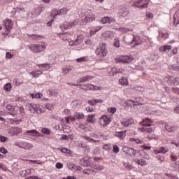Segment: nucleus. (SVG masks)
I'll use <instances>...</instances> for the list:
<instances>
[{
  "instance_id": "obj_1",
  "label": "nucleus",
  "mask_w": 179,
  "mask_h": 179,
  "mask_svg": "<svg viewBox=\"0 0 179 179\" xmlns=\"http://www.w3.org/2000/svg\"><path fill=\"white\" fill-rule=\"evenodd\" d=\"M140 124L142 126L138 128V131L144 132L145 134H152L155 131V127H150L153 125V120L152 119L146 117L141 122Z\"/></svg>"
},
{
  "instance_id": "obj_2",
  "label": "nucleus",
  "mask_w": 179,
  "mask_h": 179,
  "mask_svg": "<svg viewBox=\"0 0 179 179\" xmlns=\"http://www.w3.org/2000/svg\"><path fill=\"white\" fill-rule=\"evenodd\" d=\"M124 41L127 44H133L134 47H136V45H141L143 43L141 36L138 35H133V38L131 36H125Z\"/></svg>"
},
{
  "instance_id": "obj_3",
  "label": "nucleus",
  "mask_w": 179,
  "mask_h": 179,
  "mask_svg": "<svg viewBox=\"0 0 179 179\" xmlns=\"http://www.w3.org/2000/svg\"><path fill=\"white\" fill-rule=\"evenodd\" d=\"M70 37H72V35L68 34H64L62 35V38H63L64 41H69V45H78V44L83 43L82 36H78L76 41H71Z\"/></svg>"
},
{
  "instance_id": "obj_4",
  "label": "nucleus",
  "mask_w": 179,
  "mask_h": 179,
  "mask_svg": "<svg viewBox=\"0 0 179 179\" xmlns=\"http://www.w3.org/2000/svg\"><path fill=\"white\" fill-rule=\"evenodd\" d=\"M29 48L31 52L37 54L38 52H43V51H45L47 45L45 43H41V44H31L29 46Z\"/></svg>"
},
{
  "instance_id": "obj_5",
  "label": "nucleus",
  "mask_w": 179,
  "mask_h": 179,
  "mask_svg": "<svg viewBox=\"0 0 179 179\" xmlns=\"http://www.w3.org/2000/svg\"><path fill=\"white\" fill-rule=\"evenodd\" d=\"M95 54L99 59L106 58V57H107V48H106V45L104 44L100 45L99 47L96 49Z\"/></svg>"
},
{
  "instance_id": "obj_6",
  "label": "nucleus",
  "mask_w": 179,
  "mask_h": 179,
  "mask_svg": "<svg viewBox=\"0 0 179 179\" xmlns=\"http://www.w3.org/2000/svg\"><path fill=\"white\" fill-rule=\"evenodd\" d=\"M149 3H150V0H136L133 6L138 8V9H146L149 6Z\"/></svg>"
},
{
  "instance_id": "obj_7",
  "label": "nucleus",
  "mask_w": 179,
  "mask_h": 179,
  "mask_svg": "<svg viewBox=\"0 0 179 179\" xmlns=\"http://www.w3.org/2000/svg\"><path fill=\"white\" fill-rule=\"evenodd\" d=\"M110 122L111 120L110 119V117H108V116L106 115H102L98 121V124L100 127H101V128H107V126Z\"/></svg>"
},
{
  "instance_id": "obj_8",
  "label": "nucleus",
  "mask_w": 179,
  "mask_h": 179,
  "mask_svg": "<svg viewBox=\"0 0 179 179\" xmlns=\"http://www.w3.org/2000/svg\"><path fill=\"white\" fill-rule=\"evenodd\" d=\"M134 58L132 56L122 55L116 59L117 62H122L123 64H131Z\"/></svg>"
},
{
  "instance_id": "obj_9",
  "label": "nucleus",
  "mask_w": 179,
  "mask_h": 179,
  "mask_svg": "<svg viewBox=\"0 0 179 179\" xmlns=\"http://www.w3.org/2000/svg\"><path fill=\"white\" fill-rule=\"evenodd\" d=\"M68 10H69V9L66 8H63L60 10L53 9L51 11V16H52V17H57L58 15H66Z\"/></svg>"
},
{
  "instance_id": "obj_10",
  "label": "nucleus",
  "mask_w": 179,
  "mask_h": 179,
  "mask_svg": "<svg viewBox=\"0 0 179 179\" xmlns=\"http://www.w3.org/2000/svg\"><path fill=\"white\" fill-rule=\"evenodd\" d=\"M8 134L10 136H15V135H19V134H22V128L12 127L8 129Z\"/></svg>"
},
{
  "instance_id": "obj_11",
  "label": "nucleus",
  "mask_w": 179,
  "mask_h": 179,
  "mask_svg": "<svg viewBox=\"0 0 179 179\" xmlns=\"http://www.w3.org/2000/svg\"><path fill=\"white\" fill-rule=\"evenodd\" d=\"M4 26L6 28V31L3 32L2 34L4 36H8V34H9V30H10L13 26V22L9 19H7L4 20Z\"/></svg>"
},
{
  "instance_id": "obj_12",
  "label": "nucleus",
  "mask_w": 179,
  "mask_h": 179,
  "mask_svg": "<svg viewBox=\"0 0 179 179\" xmlns=\"http://www.w3.org/2000/svg\"><path fill=\"white\" fill-rule=\"evenodd\" d=\"M118 13L122 17H127V16L129 15V9L125 6H120L119 8Z\"/></svg>"
},
{
  "instance_id": "obj_13",
  "label": "nucleus",
  "mask_w": 179,
  "mask_h": 179,
  "mask_svg": "<svg viewBox=\"0 0 179 179\" xmlns=\"http://www.w3.org/2000/svg\"><path fill=\"white\" fill-rule=\"evenodd\" d=\"M85 18H87V21L90 23V22H93V20H95L96 15L94 13H93V11L92 10H88L87 12H85Z\"/></svg>"
},
{
  "instance_id": "obj_14",
  "label": "nucleus",
  "mask_w": 179,
  "mask_h": 179,
  "mask_svg": "<svg viewBox=\"0 0 179 179\" xmlns=\"http://www.w3.org/2000/svg\"><path fill=\"white\" fill-rule=\"evenodd\" d=\"M79 86H80V89L83 90H98L99 89V87L92 84H85L84 85H80Z\"/></svg>"
},
{
  "instance_id": "obj_15",
  "label": "nucleus",
  "mask_w": 179,
  "mask_h": 179,
  "mask_svg": "<svg viewBox=\"0 0 179 179\" xmlns=\"http://www.w3.org/2000/svg\"><path fill=\"white\" fill-rule=\"evenodd\" d=\"M117 73L125 75V70H124V69H117L115 67L112 68L110 71V75H111V76H114V75H117Z\"/></svg>"
},
{
  "instance_id": "obj_16",
  "label": "nucleus",
  "mask_w": 179,
  "mask_h": 179,
  "mask_svg": "<svg viewBox=\"0 0 179 179\" xmlns=\"http://www.w3.org/2000/svg\"><path fill=\"white\" fill-rule=\"evenodd\" d=\"M167 38H169V34L167 32H163L162 31H159L157 40L159 41V43L164 41V40H167Z\"/></svg>"
},
{
  "instance_id": "obj_17",
  "label": "nucleus",
  "mask_w": 179,
  "mask_h": 179,
  "mask_svg": "<svg viewBox=\"0 0 179 179\" xmlns=\"http://www.w3.org/2000/svg\"><path fill=\"white\" fill-rule=\"evenodd\" d=\"M124 150H127V152L130 156H138L139 155V151L134 150L132 148H124Z\"/></svg>"
},
{
  "instance_id": "obj_18",
  "label": "nucleus",
  "mask_w": 179,
  "mask_h": 179,
  "mask_svg": "<svg viewBox=\"0 0 179 179\" xmlns=\"http://www.w3.org/2000/svg\"><path fill=\"white\" fill-rule=\"evenodd\" d=\"M114 22H115V19H114L113 17H103L101 19V23H103V24H107V23L108 24H111V23Z\"/></svg>"
},
{
  "instance_id": "obj_19",
  "label": "nucleus",
  "mask_w": 179,
  "mask_h": 179,
  "mask_svg": "<svg viewBox=\"0 0 179 179\" xmlns=\"http://www.w3.org/2000/svg\"><path fill=\"white\" fill-rule=\"evenodd\" d=\"M132 124H134V119H124L121 121V125L124 127H129Z\"/></svg>"
},
{
  "instance_id": "obj_20",
  "label": "nucleus",
  "mask_w": 179,
  "mask_h": 179,
  "mask_svg": "<svg viewBox=\"0 0 179 179\" xmlns=\"http://www.w3.org/2000/svg\"><path fill=\"white\" fill-rule=\"evenodd\" d=\"M94 77H93L92 76H83L77 80V83H83V82H89V80H92V79H94Z\"/></svg>"
},
{
  "instance_id": "obj_21",
  "label": "nucleus",
  "mask_w": 179,
  "mask_h": 179,
  "mask_svg": "<svg viewBox=\"0 0 179 179\" xmlns=\"http://www.w3.org/2000/svg\"><path fill=\"white\" fill-rule=\"evenodd\" d=\"M28 38H31V40H34V41H39V40H43L44 38V36L38 34H28Z\"/></svg>"
},
{
  "instance_id": "obj_22",
  "label": "nucleus",
  "mask_w": 179,
  "mask_h": 179,
  "mask_svg": "<svg viewBox=\"0 0 179 179\" xmlns=\"http://www.w3.org/2000/svg\"><path fill=\"white\" fill-rule=\"evenodd\" d=\"M87 122H88L89 124H96V115H88L87 117Z\"/></svg>"
},
{
  "instance_id": "obj_23",
  "label": "nucleus",
  "mask_w": 179,
  "mask_h": 179,
  "mask_svg": "<svg viewBox=\"0 0 179 179\" xmlns=\"http://www.w3.org/2000/svg\"><path fill=\"white\" fill-rule=\"evenodd\" d=\"M169 152V148L166 147H161L159 149H157L154 150L155 155H159V153H163V155Z\"/></svg>"
},
{
  "instance_id": "obj_24",
  "label": "nucleus",
  "mask_w": 179,
  "mask_h": 179,
  "mask_svg": "<svg viewBox=\"0 0 179 179\" xmlns=\"http://www.w3.org/2000/svg\"><path fill=\"white\" fill-rule=\"evenodd\" d=\"M129 141L133 143H137L138 145H142V143H145V139L143 138H130Z\"/></svg>"
},
{
  "instance_id": "obj_25",
  "label": "nucleus",
  "mask_w": 179,
  "mask_h": 179,
  "mask_svg": "<svg viewBox=\"0 0 179 179\" xmlns=\"http://www.w3.org/2000/svg\"><path fill=\"white\" fill-rule=\"evenodd\" d=\"M78 22L76 21H74L71 23L64 24L63 27H61L62 30H68V29H71V27H73V26H76V24Z\"/></svg>"
},
{
  "instance_id": "obj_26",
  "label": "nucleus",
  "mask_w": 179,
  "mask_h": 179,
  "mask_svg": "<svg viewBox=\"0 0 179 179\" xmlns=\"http://www.w3.org/2000/svg\"><path fill=\"white\" fill-rule=\"evenodd\" d=\"M119 85H121V86H128V85H129L128 78L122 77L120 79H119Z\"/></svg>"
},
{
  "instance_id": "obj_27",
  "label": "nucleus",
  "mask_w": 179,
  "mask_h": 179,
  "mask_svg": "<svg viewBox=\"0 0 179 179\" xmlns=\"http://www.w3.org/2000/svg\"><path fill=\"white\" fill-rule=\"evenodd\" d=\"M115 136L119 139H124L125 136H127V131H117Z\"/></svg>"
},
{
  "instance_id": "obj_28",
  "label": "nucleus",
  "mask_w": 179,
  "mask_h": 179,
  "mask_svg": "<svg viewBox=\"0 0 179 179\" xmlns=\"http://www.w3.org/2000/svg\"><path fill=\"white\" fill-rule=\"evenodd\" d=\"M173 49V46L170 45H164V46H161L159 48V51L160 52H166V51H170V50Z\"/></svg>"
},
{
  "instance_id": "obj_29",
  "label": "nucleus",
  "mask_w": 179,
  "mask_h": 179,
  "mask_svg": "<svg viewBox=\"0 0 179 179\" xmlns=\"http://www.w3.org/2000/svg\"><path fill=\"white\" fill-rule=\"evenodd\" d=\"M30 75L33 76V78H38L40 75H43V71L41 70H35L30 73Z\"/></svg>"
},
{
  "instance_id": "obj_30",
  "label": "nucleus",
  "mask_w": 179,
  "mask_h": 179,
  "mask_svg": "<svg viewBox=\"0 0 179 179\" xmlns=\"http://www.w3.org/2000/svg\"><path fill=\"white\" fill-rule=\"evenodd\" d=\"M165 129L168 131V132H174L176 129H177V126H171V124H166L165 125Z\"/></svg>"
},
{
  "instance_id": "obj_31",
  "label": "nucleus",
  "mask_w": 179,
  "mask_h": 179,
  "mask_svg": "<svg viewBox=\"0 0 179 179\" xmlns=\"http://www.w3.org/2000/svg\"><path fill=\"white\" fill-rule=\"evenodd\" d=\"M169 80L171 81L172 85H175V86H177L178 85H179V78L178 77L174 78L173 76H171L169 78Z\"/></svg>"
},
{
  "instance_id": "obj_32",
  "label": "nucleus",
  "mask_w": 179,
  "mask_h": 179,
  "mask_svg": "<svg viewBox=\"0 0 179 179\" xmlns=\"http://www.w3.org/2000/svg\"><path fill=\"white\" fill-rule=\"evenodd\" d=\"M74 117H76L77 120H83L85 119V114L80 112H76L73 114Z\"/></svg>"
},
{
  "instance_id": "obj_33",
  "label": "nucleus",
  "mask_w": 179,
  "mask_h": 179,
  "mask_svg": "<svg viewBox=\"0 0 179 179\" xmlns=\"http://www.w3.org/2000/svg\"><path fill=\"white\" fill-rule=\"evenodd\" d=\"M44 108L38 104H36V108L34 113H37L38 114H41L44 111Z\"/></svg>"
},
{
  "instance_id": "obj_34",
  "label": "nucleus",
  "mask_w": 179,
  "mask_h": 179,
  "mask_svg": "<svg viewBox=\"0 0 179 179\" xmlns=\"http://www.w3.org/2000/svg\"><path fill=\"white\" fill-rule=\"evenodd\" d=\"M36 107H37L36 106V103H27V110H29V111L34 113V110L36 109Z\"/></svg>"
},
{
  "instance_id": "obj_35",
  "label": "nucleus",
  "mask_w": 179,
  "mask_h": 179,
  "mask_svg": "<svg viewBox=\"0 0 179 179\" xmlns=\"http://www.w3.org/2000/svg\"><path fill=\"white\" fill-rule=\"evenodd\" d=\"M173 23L177 26V24H179V12H176L173 15Z\"/></svg>"
},
{
  "instance_id": "obj_36",
  "label": "nucleus",
  "mask_w": 179,
  "mask_h": 179,
  "mask_svg": "<svg viewBox=\"0 0 179 179\" xmlns=\"http://www.w3.org/2000/svg\"><path fill=\"white\" fill-rule=\"evenodd\" d=\"M73 136L69 134L68 136L63 134L61 137V141H72Z\"/></svg>"
},
{
  "instance_id": "obj_37",
  "label": "nucleus",
  "mask_w": 179,
  "mask_h": 179,
  "mask_svg": "<svg viewBox=\"0 0 179 179\" xmlns=\"http://www.w3.org/2000/svg\"><path fill=\"white\" fill-rule=\"evenodd\" d=\"M39 68H42V71H48L51 69V65L49 64H40Z\"/></svg>"
},
{
  "instance_id": "obj_38",
  "label": "nucleus",
  "mask_w": 179,
  "mask_h": 179,
  "mask_svg": "<svg viewBox=\"0 0 179 179\" xmlns=\"http://www.w3.org/2000/svg\"><path fill=\"white\" fill-rule=\"evenodd\" d=\"M87 23H89V22L87 21L86 17H85L84 18H80L78 20V24H80V26H85V24H86Z\"/></svg>"
},
{
  "instance_id": "obj_39",
  "label": "nucleus",
  "mask_w": 179,
  "mask_h": 179,
  "mask_svg": "<svg viewBox=\"0 0 179 179\" xmlns=\"http://www.w3.org/2000/svg\"><path fill=\"white\" fill-rule=\"evenodd\" d=\"M70 71H72V66H66L62 69V72L64 75H66V73H69Z\"/></svg>"
},
{
  "instance_id": "obj_40",
  "label": "nucleus",
  "mask_w": 179,
  "mask_h": 179,
  "mask_svg": "<svg viewBox=\"0 0 179 179\" xmlns=\"http://www.w3.org/2000/svg\"><path fill=\"white\" fill-rule=\"evenodd\" d=\"M101 27H96L94 28L92 30H91V31H90V36H94V34H96V33L97 31H99V30H101Z\"/></svg>"
},
{
  "instance_id": "obj_41",
  "label": "nucleus",
  "mask_w": 179,
  "mask_h": 179,
  "mask_svg": "<svg viewBox=\"0 0 179 179\" xmlns=\"http://www.w3.org/2000/svg\"><path fill=\"white\" fill-rule=\"evenodd\" d=\"M135 163L139 166H146V161L145 159H134Z\"/></svg>"
},
{
  "instance_id": "obj_42",
  "label": "nucleus",
  "mask_w": 179,
  "mask_h": 179,
  "mask_svg": "<svg viewBox=\"0 0 179 179\" xmlns=\"http://www.w3.org/2000/svg\"><path fill=\"white\" fill-rule=\"evenodd\" d=\"M30 173H31V169H26V170H23L20 172V175L22 177H26V176H29V174H30Z\"/></svg>"
},
{
  "instance_id": "obj_43",
  "label": "nucleus",
  "mask_w": 179,
  "mask_h": 179,
  "mask_svg": "<svg viewBox=\"0 0 179 179\" xmlns=\"http://www.w3.org/2000/svg\"><path fill=\"white\" fill-rule=\"evenodd\" d=\"M30 97H31L32 99H43V94H31Z\"/></svg>"
},
{
  "instance_id": "obj_44",
  "label": "nucleus",
  "mask_w": 179,
  "mask_h": 179,
  "mask_svg": "<svg viewBox=\"0 0 179 179\" xmlns=\"http://www.w3.org/2000/svg\"><path fill=\"white\" fill-rule=\"evenodd\" d=\"M22 149H25L26 150H30V149H33V144H30L29 143H24V147Z\"/></svg>"
},
{
  "instance_id": "obj_45",
  "label": "nucleus",
  "mask_w": 179,
  "mask_h": 179,
  "mask_svg": "<svg viewBox=\"0 0 179 179\" xmlns=\"http://www.w3.org/2000/svg\"><path fill=\"white\" fill-rule=\"evenodd\" d=\"M27 133L31 134V135H32V136H40L39 132L37 131L36 130L27 131Z\"/></svg>"
},
{
  "instance_id": "obj_46",
  "label": "nucleus",
  "mask_w": 179,
  "mask_h": 179,
  "mask_svg": "<svg viewBox=\"0 0 179 179\" xmlns=\"http://www.w3.org/2000/svg\"><path fill=\"white\" fill-rule=\"evenodd\" d=\"M6 108L10 113V114L11 115H13V114H15L13 113V110H15V108H13V107H12V106L10 104L7 105Z\"/></svg>"
},
{
  "instance_id": "obj_47",
  "label": "nucleus",
  "mask_w": 179,
  "mask_h": 179,
  "mask_svg": "<svg viewBox=\"0 0 179 179\" xmlns=\"http://www.w3.org/2000/svg\"><path fill=\"white\" fill-rule=\"evenodd\" d=\"M76 61L79 63L82 62H86L87 61H89V57H83L78 59H76Z\"/></svg>"
},
{
  "instance_id": "obj_48",
  "label": "nucleus",
  "mask_w": 179,
  "mask_h": 179,
  "mask_svg": "<svg viewBox=\"0 0 179 179\" xmlns=\"http://www.w3.org/2000/svg\"><path fill=\"white\" fill-rule=\"evenodd\" d=\"M3 89L6 92H10L12 90V85L8 83L4 85Z\"/></svg>"
},
{
  "instance_id": "obj_49",
  "label": "nucleus",
  "mask_w": 179,
  "mask_h": 179,
  "mask_svg": "<svg viewBox=\"0 0 179 179\" xmlns=\"http://www.w3.org/2000/svg\"><path fill=\"white\" fill-rule=\"evenodd\" d=\"M113 46L115 47V48H120V38H115Z\"/></svg>"
},
{
  "instance_id": "obj_50",
  "label": "nucleus",
  "mask_w": 179,
  "mask_h": 179,
  "mask_svg": "<svg viewBox=\"0 0 179 179\" xmlns=\"http://www.w3.org/2000/svg\"><path fill=\"white\" fill-rule=\"evenodd\" d=\"M42 134H44L45 135H50L51 131L47 128H43L41 129Z\"/></svg>"
},
{
  "instance_id": "obj_51",
  "label": "nucleus",
  "mask_w": 179,
  "mask_h": 179,
  "mask_svg": "<svg viewBox=\"0 0 179 179\" xmlns=\"http://www.w3.org/2000/svg\"><path fill=\"white\" fill-rule=\"evenodd\" d=\"M15 146H17L18 148H21L22 149H23V148L24 146V143H23L22 141H17L15 143Z\"/></svg>"
},
{
  "instance_id": "obj_52",
  "label": "nucleus",
  "mask_w": 179,
  "mask_h": 179,
  "mask_svg": "<svg viewBox=\"0 0 179 179\" xmlns=\"http://www.w3.org/2000/svg\"><path fill=\"white\" fill-rule=\"evenodd\" d=\"M113 153H119L120 152V148L118 147V145H115L113 146Z\"/></svg>"
},
{
  "instance_id": "obj_53",
  "label": "nucleus",
  "mask_w": 179,
  "mask_h": 179,
  "mask_svg": "<svg viewBox=\"0 0 179 179\" xmlns=\"http://www.w3.org/2000/svg\"><path fill=\"white\" fill-rule=\"evenodd\" d=\"M94 169L95 170H98L99 171H101L102 170H104V166L103 165H96L94 166Z\"/></svg>"
},
{
  "instance_id": "obj_54",
  "label": "nucleus",
  "mask_w": 179,
  "mask_h": 179,
  "mask_svg": "<svg viewBox=\"0 0 179 179\" xmlns=\"http://www.w3.org/2000/svg\"><path fill=\"white\" fill-rule=\"evenodd\" d=\"M108 113H110V114H114L115 111H117V108L114 107H110L108 108Z\"/></svg>"
},
{
  "instance_id": "obj_55",
  "label": "nucleus",
  "mask_w": 179,
  "mask_h": 179,
  "mask_svg": "<svg viewBox=\"0 0 179 179\" xmlns=\"http://www.w3.org/2000/svg\"><path fill=\"white\" fill-rule=\"evenodd\" d=\"M85 139H86V141H89L90 142H100V140H94L89 136H85Z\"/></svg>"
},
{
  "instance_id": "obj_56",
  "label": "nucleus",
  "mask_w": 179,
  "mask_h": 179,
  "mask_svg": "<svg viewBox=\"0 0 179 179\" xmlns=\"http://www.w3.org/2000/svg\"><path fill=\"white\" fill-rule=\"evenodd\" d=\"M68 167L70 169V170H75V169H76V166L72 163H69Z\"/></svg>"
},
{
  "instance_id": "obj_57",
  "label": "nucleus",
  "mask_w": 179,
  "mask_h": 179,
  "mask_svg": "<svg viewBox=\"0 0 179 179\" xmlns=\"http://www.w3.org/2000/svg\"><path fill=\"white\" fill-rule=\"evenodd\" d=\"M157 159L160 162V163H163V162L165 159L164 156H161V155L157 156Z\"/></svg>"
},
{
  "instance_id": "obj_58",
  "label": "nucleus",
  "mask_w": 179,
  "mask_h": 179,
  "mask_svg": "<svg viewBox=\"0 0 179 179\" xmlns=\"http://www.w3.org/2000/svg\"><path fill=\"white\" fill-rule=\"evenodd\" d=\"M55 167L56 169H62L64 167V164H62V163L57 162L56 163Z\"/></svg>"
},
{
  "instance_id": "obj_59",
  "label": "nucleus",
  "mask_w": 179,
  "mask_h": 179,
  "mask_svg": "<svg viewBox=\"0 0 179 179\" xmlns=\"http://www.w3.org/2000/svg\"><path fill=\"white\" fill-rule=\"evenodd\" d=\"M0 152L1 153H3V155H6L8 153V150H6L5 148H0Z\"/></svg>"
},
{
  "instance_id": "obj_60",
  "label": "nucleus",
  "mask_w": 179,
  "mask_h": 179,
  "mask_svg": "<svg viewBox=\"0 0 179 179\" xmlns=\"http://www.w3.org/2000/svg\"><path fill=\"white\" fill-rule=\"evenodd\" d=\"M8 141V137L0 136V142H6Z\"/></svg>"
},
{
  "instance_id": "obj_61",
  "label": "nucleus",
  "mask_w": 179,
  "mask_h": 179,
  "mask_svg": "<svg viewBox=\"0 0 179 179\" xmlns=\"http://www.w3.org/2000/svg\"><path fill=\"white\" fill-rule=\"evenodd\" d=\"M23 120L19 119V120H13V124H15V125H17L20 122H22Z\"/></svg>"
},
{
  "instance_id": "obj_62",
  "label": "nucleus",
  "mask_w": 179,
  "mask_h": 179,
  "mask_svg": "<svg viewBox=\"0 0 179 179\" xmlns=\"http://www.w3.org/2000/svg\"><path fill=\"white\" fill-rule=\"evenodd\" d=\"M88 104H90V106H96V99L88 101Z\"/></svg>"
},
{
  "instance_id": "obj_63",
  "label": "nucleus",
  "mask_w": 179,
  "mask_h": 179,
  "mask_svg": "<svg viewBox=\"0 0 179 179\" xmlns=\"http://www.w3.org/2000/svg\"><path fill=\"white\" fill-rule=\"evenodd\" d=\"M71 106L73 108H75V107H76L77 106H79V102H78V101H74L71 103Z\"/></svg>"
},
{
  "instance_id": "obj_64",
  "label": "nucleus",
  "mask_w": 179,
  "mask_h": 179,
  "mask_svg": "<svg viewBox=\"0 0 179 179\" xmlns=\"http://www.w3.org/2000/svg\"><path fill=\"white\" fill-rule=\"evenodd\" d=\"M84 174H92V170L90 169H85L83 171Z\"/></svg>"
}]
</instances>
